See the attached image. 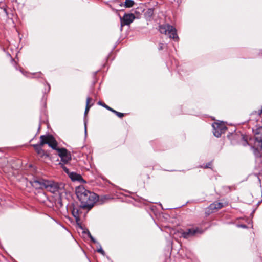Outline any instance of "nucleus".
I'll use <instances>...</instances> for the list:
<instances>
[{
    "label": "nucleus",
    "mask_w": 262,
    "mask_h": 262,
    "mask_svg": "<svg viewBox=\"0 0 262 262\" xmlns=\"http://www.w3.org/2000/svg\"><path fill=\"white\" fill-rule=\"evenodd\" d=\"M46 144L53 149H56L57 147V142L51 135H41L39 143L32 145L37 154L41 158H46L49 156V154L42 149V147Z\"/></svg>",
    "instance_id": "obj_2"
},
{
    "label": "nucleus",
    "mask_w": 262,
    "mask_h": 262,
    "mask_svg": "<svg viewBox=\"0 0 262 262\" xmlns=\"http://www.w3.org/2000/svg\"><path fill=\"white\" fill-rule=\"evenodd\" d=\"M242 144L243 146L249 145V146H251L254 155L256 156H258L259 151L253 145V142H254L253 138H252L251 137H249L247 136H242Z\"/></svg>",
    "instance_id": "obj_8"
},
{
    "label": "nucleus",
    "mask_w": 262,
    "mask_h": 262,
    "mask_svg": "<svg viewBox=\"0 0 262 262\" xmlns=\"http://www.w3.org/2000/svg\"><path fill=\"white\" fill-rule=\"evenodd\" d=\"M98 104L103 106L104 107L106 108V109H107L108 110L111 111L113 112V111H114V109L112 108L111 107H109L108 105H107L106 104H105V103H102L100 101H99L98 102Z\"/></svg>",
    "instance_id": "obj_17"
},
{
    "label": "nucleus",
    "mask_w": 262,
    "mask_h": 262,
    "mask_svg": "<svg viewBox=\"0 0 262 262\" xmlns=\"http://www.w3.org/2000/svg\"><path fill=\"white\" fill-rule=\"evenodd\" d=\"M254 144L257 145L262 141V126L257 128L254 133Z\"/></svg>",
    "instance_id": "obj_12"
},
{
    "label": "nucleus",
    "mask_w": 262,
    "mask_h": 262,
    "mask_svg": "<svg viewBox=\"0 0 262 262\" xmlns=\"http://www.w3.org/2000/svg\"><path fill=\"white\" fill-rule=\"evenodd\" d=\"M54 149L57 151L58 154L61 158V162L59 163V165L67 173H69V169L64 166V164H68L71 160L70 152L64 148H58L57 147L56 149Z\"/></svg>",
    "instance_id": "obj_3"
},
{
    "label": "nucleus",
    "mask_w": 262,
    "mask_h": 262,
    "mask_svg": "<svg viewBox=\"0 0 262 262\" xmlns=\"http://www.w3.org/2000/svg\"><path fill=\"white\" fill-rule=\"evenodd\" d=\"M72 213L74 217L75 218L76 221L79 220V210L77 208H73Z\"/></svg>",
    "instance_id": "obj_14"
},
{
    "label": "nucleus",
    "mask_w": 262,
    "mask_h": 262,
    "mask_svg": "<svg viewBox=\"0 0 262 262\" xmlns=\"http://www.w3.org/2000/svg\"><path fill=\"white\" fill-rule=\"evenodd\" d=\"M258 146H259L260 147L261 149H262V141H261V142L259 143L258 145H257Z\"/></svg>",
    "instance_id": "obj_22"
},
{
    "label": "nucleus",
    "mask_w": 262,
    "mask_h": 262,
    "mask_svg": "<svg viewBox=\"0 0 262 262\" xmlns=\"http://www.w3.org/2000/svg\"><path fill=\"white\" fill-rule=\"evenodd\" d=\"M45 189L52 193L61 194L64 189V184L62 183L56 182L53 181L48 180Z\"/></svg>",
    "instance_id": "obj_5"
},
{
    "label": "nucleus",
    "mask_w": 262,
    "mask_h": 262,
    "mask_svg": "<svg viewBox=\"0 0 262 262\" xmlns=\"http://www.w3.org/2000/svg\"><path fill=\"white\" fill-rule=\"evenodd\" d=\"M224 207V205L222 203L215 201L213 203L211 204L209 207L207 208L206 213L207 215L217 211Z\"/></svg>",
    "instance_id": "obj_9"
},
{
    "label": "nucleus",
    "mask_w": 262,
    "mask_h": 262,
    "mask_svg": "<svg viewBox=\"0 0 262 262\" xmlns=\"http://www.w3.org/2000/svg\"><path fill=\"white\" fill-rule=\"evenodd\" d=\"M213 134L216 137H219L222 134L224 133L227 129L225 125L222 122H215L212 124Z\"/></svg>",
    "instance_id": "obj_7"
},
{
    "label": "nucleus",
    "mask_w": 262,
    "mask_h": 262,
    "mask_svg": "<svg viewBox=\"0 0 262 262\" xmlns=\"http://www.w3.org/2000/svg\"><path fill=\"white\" fill-rule=\"evenodd\" d=\"M164 48V45L163 43H160L158 46V50L159 51L162 50Z\"/></svg>",
    "instance_id": "obj_19"
},
{
    "label": "nucleus",
    "mask_w": 262,
    "mask_h": 262,
    "mask_svg": "<svg viewBox=\"0 0 262 262\" xmlns=\"http://www.w3.org/2000/svg\"><path fill=\"white\" fill-rule=\"evenodd\" d=\"M159 30L161 33L168 35L170 38H172L175 41L179 40L177 30L172 26L168 24L161 25L159 26Z\"/></svg>",
    "instance_id": "obj_4"
},
{
    "label": "nucleus",
    "mask_w": 262,
    "mask_h": 262,
    "mask_svg": "<svg viewBox=\"0 0 262 262\" xmlns=\"http://www.w3.org/2000/svg\"><path fill=\"white\" fill-rule=\"evenodd\" d=\"M135 2L133 0H126L124 4V6L126 8H130L133 6Z\"/></svg>",
    "instance_id": "obj_16"
},
{
    "label": "nucleus",
    "mask_w": 262,
    "mask_h": 262,
    "mask_svg": "<svg viewBox=\"0 0 262 262\" xmlns=\"http://www.w3.org/2000/svg\"><path fill=\"white\" fill-rule=\"evenodd\" d=\"M113 113H115L119 118H122L124 116V114L123 113L118 112L115 110H114Z\"/></svg>",
    "instance_id": "obj_18"
},
{
    "label": "nucleus",
    "mask_w": 262,
    "mask_h": 262,
    "mask_svg": "<svg viewBox=\"0 0 262 262\" xmlns=\"http://www.w3.org/2000/svg\"><path fill=\"white\" fill-rule=\"evenodd\" d=\"M68 174L69 175L70 178L73 181H77L81 182L83 180L82 177L79 174H77L75 172H71L70 173V172H69Z\"/></svg>",
    "instance_id": "obj_13"
},
{
    "label": "nucleus",
    "mask_w": 262,
    "mask_h": 262,
    "mask_svg": "<svg viewBox=\"0 0 262 262\" xmlns=\"http://www.w3.org/2000/svg\"><path fill=\"white\" fill-rule=\"evenodd\" d=\"M76 194L81 202V208L90 210L97 200L98 196L93 192L86 190L83 186L77 187Z\"/></svg>",
    "instance_id": "obj_1"
},
{
    "label": "nucleus",
    "mask_w": 262,
    "mask_h": 262,
    "mask_svg": "<svg viewBox=\"0 0 262 262\" xmlns=\"http://www.w3.org/2000/svg\"><path fill=\"white\" fill-rule=\"evenodd\" d=\"M48 180L43 179H36L31 182L32 186L36 189H43L46 188Z\"/></svg>",
    "instance_id": "obj_10"
},
{
    "label": "nucleus",
    "mask_w": 262,
    "mask_h": 262,
    "mask_svg": "<svg viewBox=\"0 0 262 262\" xmlns=\"http://www.w3.org/2000/svg\"><path fill=\"white\" fill-rule=\"evenodd\" d=\"M203 231L202 229L199 227H193L191 228L187 229L185 231H183L181 233V236L184 238H189L203 233Z\"/></svg>",
    "instance_id": "obj_6"
},
{
    "label": "nucleus",
    "mask_w": 262,
    "mask_h": 262,
    "mask_svg": "<svg viewBox=\"0 0 262 262\" xmlns=\"http://www.w3.org/2000/svg\"><path fill=\"white\" fill-rule=\"evenodd\" d=\"M135 16L133 14H125L122 18H121V26L129 25L134 20Z\"/></svg>",
    "instance_id": "obj_11"
},
{
    "label": "nucleus",
    "mask_w": 262,
    "mask_h": 262,
    "mask_svg": "<svg viewBox=\"0 0 262 262\" xmlns=\"http://www.w3.org/2000/svg\"><path fill=\"white\" fill-rule=\"evenodd\" d=\"M98 252L99 253H100L102 254H104V251H103V250L102 249V248H100L98 250Z\"/></svg>",
    "instance_id": "obj_20"
},
{
    "label": "nucleus",
    "mask_w": 262,
    "mask_h": 262,
    "mask_svg": "<svg viewBox=\"0 0 262 262\" xmlns=\"http://www.w3.org/2000/svg\"><path fill=\"white\" fill-rule=\"evenodd\" d=\"M92 99L88 97L86 99V106L84 112V115L86 116L87 114L88 113L89 110L91 106L89 105V103L90 101H91Z\"/></svg>",
    "instance_id": "obj_15"
},
{
    "label": "nucleus",
    "mask_w": 262,
    "mask_h": 262,
    "mask_svg": "<svg viewBox=\"0 0 262 262\" xmlns=\"http://www.w3.org/2000/svg\"><path fill=\"white\" fill-rule=\"evenodd\" d=\"M211 166V163H208L205 167V168H210Z\"/></svg>",
    "instance_id": "obj_21"
}]
</instances>
